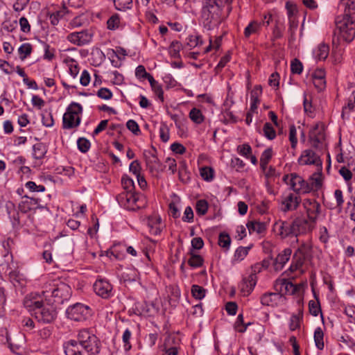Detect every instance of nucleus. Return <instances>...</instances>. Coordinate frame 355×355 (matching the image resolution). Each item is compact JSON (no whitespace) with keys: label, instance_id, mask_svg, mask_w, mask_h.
Returning <instances> with one entry per match:
<instances>
[{"label":"nucleus","instance_id":"c756f323","mask_svg":"<svg viewBox=\"0 0 355 355\" xmlns=\"http://www.w3.org/2000/svg\"><path fill=\"white\" fill-rule=\"evenodd\" d=\"M314 342L315 347L319 350H322L324 347V332L321 327H317L314 331Z\"/></svg>","mask_w":355,"mask_h":355},{"label":"nucleus","instance_id":"20e7f679","mask_svg":"<svg viewBox=\"0 0 355 355\" xmlns=\"http://www.w3.org/2000/svg\"><path fill=\"white\" fill-rule=\"evenodd\" d=\"M24 306L40 323L51 324L57 318V307L52 304H45L42 300H37L34 297H26Z\"/></svg>","mask_w":355,"mask_h":355},{"label":"nucleus","instance_id":"3c124183","mask_svg":"<svg viewBox=\"0 0 355 355\" xmlns=\"http://www.w3.org/2000/svg\"><path fill=\"white\" fill-rule=\"evenodd\" d=\"M303 263L304 259L302 257H297V255H296V253H295L293 257L292 263L288 268V270L291 272H293L301 268Z\"/></svg>","mask_w":355,"mask_h":355},{"label":"nucleus","instance_id":"ea45409f","mask_svg":"<svg viewBox=\"0 0 355 355\" xmlns=\"http://www.w3.org/2000/svg\"><path fill=\"white\" fill-rule=\"evenodd\" d=\"M252 245L248 247L239 246L234 252V258L236 261H242L248 255L249 250Z\"/></svg>","mask_w":355,"mask_h":355},{"label":"nucleus","instance_id":"f3484780","mask_svg":"<svg viewBox=\"0 0 355 355\" xmlns=\"http://www.w3.org/2000/svg\"><path fill=\"white\" fill-rule=\"evenodd\" d=\"M82 112H64L62 127L64 129H72L78 127L81 121L79 114Z\"/></svg>","mask_w":355,"mask_h":355},{"label":"nucleus","instance_id":"4468645a","mask_svg":"<svg viewBox=\"0 0 355 355\" xmlns=\"http://www.w3.org/2000/svg\"><path fill=\"white\" fill-rule=\"evenodd\" d=\"M303 206L306 211L309 219L315 223L320 214L321 207L315 199L306 198L303 201Z\"/></svg>","mask_w":355,"mask_h":355},{"label":"nucleus","instance_id":"58836bf2","mask_svg":"<svg viewBox=\"0 0 355 355\" xmlns=\"http://www.w3.org/2000/svg\"><path fill=\"white\" fill-rule=\"evenodd\" d=\"M261 24L257 21H252L245 28L244 35L246 38L250 37L252 34L259 31Z\"/></svg>","mask_w":355,"mask_h":355},{"label":"nucleus","instance_id":"7ed1b4c3","mask_svg":"<svg viewBox=\"0 0 355 355\" xmlns=\"http://www.w3.org/2000/svg\"><path fill=\"white\" fill-rule=\"evenodd\" d=\"M345 12L343 15L337 16L335 19L334 34L346 42H351L355 37V24L352 15L355 12V0H347Z\"/></svg>","mask_w":355,"mask_h":355},{"label":"nucleus","instance_id":"412c9836","mask_svg":"<svg viewBox=\"0 0 355 355\" xmlns=\"http://www.w3.org/2000/svg\"><path fill=\"white\" fill-rule=\"evenodd\" d=\"M262 95V87L257 85L250 92V110L254 111L258 108V104L260 103V97Z\"/></svg>","mask_w":355,"mask_h":355},{"label":"nucleus","instance_id":"a19ab883","mask_svg":"<svg viewBox=\"0 0 355 355\" xmlns=\"http://www.w3.org/2000/svg\"><path fill=\"white\" fill-rule=\"evenodd\" d=\"M114 8L120 11L130 9L132 6V0H113Z\"/></svg>","mask_w":355,"mask_h":355},{"label":"nucleus","instance_id":"f03ea898","mask_svg":"<svg viewBox=\"0 0 355 355\" xmlns=\"http://www.w3.org/2000/svg\"><path fill=\"white\" fill-rule=\"evenodd\" d=\"M345 12L343 15L337 16L335 19L334 34L346 42H351L355 37V24L352 15L355 12V0H347Z\"/></svg>","mask_w":355,"mask_h":355},{"label":"nucleus","instance_id":"79ce46f5","mask_svg":"<svg viewBox=\"0 0 355 355\" xmlns=\"http://www.w3.org/2000/svg\"><path fill=\"white\" fill-rule=\"evenodd\" d=\"M209 208L208 202L206 200L201 199L196 202V211L198 215L204 216L207 214Z\"/></svg>","mask_w":355,"mask_h":355},{"label":"nucleus","instance_id":"423d86ee","mask_svg":"<svg viewBox=\"0 0 355 355\" xmlns=\"http://www.w3.org/2000/svg\"><path fill=\"white\" fill-rule=\"evenodd\" d=\"M220 3V0H203L200 19L206 29L212 30L221 23L223 8Z\"/></svg>","mask_w":355,"mask_h":355},{"label":"nucleus","instance_id":"052dcab7","mask_svg":"<svg viewBox=\"0 0 355 355\" xmlns=\"http://www.w3.org/2000/svg\"><path fill=\"white\" fill-rule=\"evenodd\" d=\"M42 122L46 127H51L54 124L52 112H40Z\"/></svg>","mask_w":355,"mask_h":355},{"label":"nucleus","instance_id":"4c0bfd02","mask_svg":"<svg viewBox=\"0 0 355 355\" xmlns=\"http://www.w3.org/2000/svg\"><path fill=\"white\" fill-rule=\"evenodd\" d=\"M33 51V46L30 43L22 44L18 49L19 53V58L21 60H24L28 56H29Z\"/></svg>","mask_w":355,"mask_h":355},{"label":"nucleus","instance_id":"2eb2a0df","mask_svg":"<svg viewBox=\"0 0 355 355\" xmlns=\"http://www.w3.org/2000/svg\"><path fill=\"white\" fill-rule=\"evenodd\" d=\"M298 163L301 165L314 164L322 168V161L312 150L307 149L302 152L298 159Z\"/></svg>","mask_w":355,"mask_h":355},{"label":"nucleus","instance_id":"7c9ffc66","mask_svg":"<svg viewBox=\"0 0 355 355\" xmlns=\"http://www.w3.org/2000/svg\"><path fill=\"white\" fill-rule=\"evenodd\" d=\"M285 291L286 294L294 295L298 291V287L293 282L283 279L281 283V292Z\"/></svg>","mask_w":355,"mask_h":355},{"label":"nucleus","instance_id":"680f3d73","mask_svg":"<svg viewBox=\"0 0 355 355\" xmlns=\"http://www.w3.org/2000/svg\"><path fill=\"white\" fill-rule=\"evenodd\" d=\"M303 70V65L301 61L295 58L291 61V71L292 73L294 74H300L302 72Z\"/></svg>","mask_w":355,"mask_h":355},{"label":"nucleus","instance_id":"603ef678","mask_svg":"<svg viewBox=\"0 0 355 355\" xmlns=\"http://www.w3.org/2000/svg\"><path fill=\"white\" fill-rule=\"evenodd\" d=\"M321 175H322V173L320 172L319 173H314L310 177V178H309L310 182L309 183L312 187V190L313 189H315L318 190L322 187Z\"/></svg>","mask_w":355,"mask_h":355},{"label":"nucleus","instance_id":"a211bd4d","mask_svg":"<svg viewBox=\"0 0 355 355\" xmlns=\"http://www.w3.org/2000/svg\"><path fill=\"white\" fill-rule=\"evenodd\" d=\"M257 282V277L255 274H250L243 277L240 284L241 292L243 295H249L254 290Z\"/></svg>","mask_w":355,"mask_h":355},{"label":"nucleus","instance_id":"37998d69","mask_svg":"<svg viewBox=\"0 0 355 355\" xmlns=\"http://www.w3.org/2000/svg\"><path fill=\"white\" fill-rule=\"evenodd\" d=\"M231 244V238L226 232H221L218 236V245L225 250H229Z\"/></svg>","mask_w":355,"mask_h":355},{"label":"nucleus","instance_id":"4be33fe9","mask_svg":"<svg viewBox=\"0 0 355 355\" xmlns=\"http://www.w3.org/2000/svg\"><path fill=\"white\" fill-rule=\"evenodd\" d=\"M300 201L301 200L299 197L294 196L293 193H290L282 202V205L284 207L282 208V210L284 212L295 210L297 208Z\"/></svg>","mask_w":355,"mask_h":355},{"label":"nucleus","instance_id":"9b49d317","mask_svg":"<svg viewBox=\"0 0 355 355\" xmlns=\"http://www.w3.org/2000/svg\"><path fill=\"white\" fill-rule=\"evenodd\" d=\"M93 288L95 293L103 299H109L114 296L113 286L105 278H97Z\"/></svg>","mask_w":355,"mask_h":355},{"label":"nucleus","instance_id":"a18cd8bd","mask_svg":"<svg viewBox=\"0 0 355 355\" xmlns=\"http://www.w3.org/2000/svg\"><path fill=\"white\" fill-rule=\"evenodd\" d=\"M6 95L7 93L4 91L1 96L0 111H4V109L11 110L13 107V101L8 98Z\"/></svg>","mask_w":355,"mask_h":355},{"label":"nucleus","instance_id":"774afa93","mask_svg":"<svg viewBox=\"0 0 355 355\" xmlns=\"http://www.w3.org/2000/svg\"><path fill=\"white\" fill-rule=\"evenodd\" d=\"M105 254L107 257H108L110 258L113 257L115 259H117V260H121L123 259V254L122 253H120L117 250L116 245H114V246L111 247L110 249H108L105 252Z\"/></svg>","mask_w":355,"mask_h":355},{"label":"nucleus","instance_id":"1a4fd4ad","mask_svg":"<svg viewBox=\"0 0 355 355\" xmlns=\"http://www.w3.org/2000/svg\"><path fill=\"white\" fill-rule=\"evenodd\" d=\"M283 180L290 186L291 189L297 193H306L312 191L310 183L297 173H291L290 175H285L283 177Z\"/></svg>","mask_w":355,"mask_h":355},{"label":"nucleus","instance_id":"f8f14e48","mask_svg":"<svg viewBox=\"0 0 355 355\" xmlns=\"http://www.w3.org/2000/svg\"><path fill=\"white\" fill-rule=\"evenodd\" d=\"M93 34L87 30H84L80 32H73L69 34L67 39L71 43L82 46L89 44L92 40Z\"/></svg>","mask_w":355,"mask_h":355},{"label":"nucleus","instance_id":"5701e85b","mask_svg":"<svg viewBox=\"0 0 355 355\" xmlns=\"http://www.w3.org/2000/svg\"><path fill=\"white\" fill-rule=\"evenodd\" d=\"M48 152V146L42 142L36 143L33 146L32 156L35 159H43Z\"/></svg>","mask_w":355,"mask_h":355},{"label":"nucleus","instance_id":"8fccbe9b","mask_svg":"<svg viewBox=\"0 0 355 355\" xmlns=\"http://www.w3.org/2000/svg\"><path fill=\"white\" fill-rule=\"evenodd\" d=\"M285 7L287 10L288 19H296L295 15L297 12L296 4L291 1H288L286 2Z\"/></svg>","mask_w":355,"mask_h":355},{"label":"nucleus","instance_id":"13d9d810","mask_svg":"<svg viewBox=\"0 0 355 355\" xmlns=\"http://www.w3.org/2000/svg\"><path fill=\"white\" fill-rule=\"evenodd\" d=\"M231 59V55L230 52H227L225 55H223L217 66L214 69V71L216 74H218L223 68L226 65L227 62L230 61Z\"/></svg>","mask_w":355,"mask_h":355},{"label":"nucleus","instance_id":"864d4df0","mask_svg":"<svg viewBox=\"0 0 355 355\" xmlns=\"http://www.w3.org/2000/svg\"><path fill=\"white\" fill-rule=\"evenodd\" d=\"M131 336H132L131 331L129 329H126L124 331V332L123 334V336H122L123 347H124V350L125 352L130 351L132 348V345L130 344V342Z\"/></svg>","mask_w":355,"mask_h":355},{"label":"nucleus","instance_id":"6e6d98bb","mask_svg":"<svg viewBox=\"0 0 355 355\" xmlns=\"http://www.w3.org/2000/svg\"><path fill=\"white\" fill-rule=\"evenodd\" d=\"M159 133L162 141L166 143L169 140V129L165 123H161L159 128Z\"/></svg>","mask_w":355,"mask_h":355},{"label":"nucleus","instance_id":"bb28decb","mask_svg":"<svg viewBox=\"0 0 355 355\" xmlns=\"http://www.w3.org/2000/svg\"><path fill=\"white\" fill-rule=\"evenodd\" d=\"M329 53V46L325 43H321L318 45L317 49L314 51L315 58L319 60H324Z\"/></svg>","mask_w":355,"mask_h":355},{"label":"nucleus","instance_id":"c03bdc74","mask_svg":"<svg viewBox=\"0 0 355 355\" xmlns=\"http://www.w3.org/2000/svg\"><path fill=\"white\" fill-rule=\"evenodd\" d=\"M182 45L181 42L177 40L173 41L169 46V52L171 55L174 58H180V51L182 49Z\"/></svg>","mask_w":355,"mask_h":355},{"label":"nucleus","instance_id":"de8ad7c7","mask_svg":"<svg viewBox=\"0 0 355 355\" xmlns=\"http://www.w3.org/2000/svg\"><path fill=\"white\" fill-rule=\"evenodd\" d=\"M9 278L13 284L17 283L19 284H23L24 282V275L20 273L17 270H12L10 271Z\"/></svg>","mask_w":355,"mask_h":355},{"label":"nucleus","instance_id":"4d7b16f0","mask_svg":"<svg viewBox=\"0 0 355 355\" xmlns=\"http://www.w3.org/2000/svg\"><path fill=\"white\" fill-rule=\"evenodd\" d=\"M120 24V17L118 14L112 15L107 20V28L110 30H115L119 28Z\"/></svg>","mask_w":355,"mask_h":355},{"label":"nucleus","instance_id":"39448f33","mask_svg":"<svg viewBox=\"0 0 355 355\" xmlns=\"http://www.w3.org/2000/svg\"><path fill=\"white\" fill-rule=\"evenodd\" d=\"M311 230V223L302 218H296L291 222L279 220L273 225V230L282 239L292 236L297 238L299 235L306 234ZM298 241L299 240L296 239L295 242Z\"/></svg>","mask_w":355,"mask_h":355},{"label":"nucleus","instance_id":"e433bc0d","mask_svg":"<svg viewBox=\"0 0 355 355\" xmlns=\"http://www.w3.org/2000/svg\"><path fill=\"white\" fill-rule=\"evenodd\" d=\"M309 311L311 315L313 316H318L320 313L322 320H323V314L322 313L320 302H315L314 300H310L309 302Z\"/></svg>","mask_w":355,"mask_h":355},{"label":"nucleus","instance_id":"ddd939ff","mask_svg":"<svg viewBox=\"0 0 355 355\" xmlns=\"http://www.w3.org/2000/svg\"><path fill=\"white\" fill-rule=\"evenodd\" d=\"M309 141L311 147L318 149L321 148L325 139V133L324 128H319L317 124L310 130Z\"/></svg>","mask_w":355,"mask_h":355},{"label":"nucleus","instance_id":"0e129e2a","mask_svg":"<svg viewBox=\"0 0 355 355\" xmlns=\"http://www.w3.org/2000/svg\"><path fill=\"white\" fill-rule=\"evenodd\" d=\"M126 127L135 135L138 136L141 133L138 123L135 120H128L126 123Z\"/></svg>","mask_w":355,"mask_h":355},{"label":"nucleus","instance_id":"c9c22d12","mask_svg":"<svg viewBox=\"0 0 355 355\" xmlns=\"http://www.w3.org/2000/svg\"><path fill=\"white\" fill-rule=\"evenodd\" d=\"M144 310V305L139 301H135L132 307L128 310V314L129 316L132 315H141Z\"/></svg>","mask_w":355,"mask_h":355},{"label":"nucleus","instance_id":"e2e57ef3","mask_svg":"<svg viewBox=\"0 0 355 355\" xmlns=\"http://www.w3.org/2000/svg\"><path fill=\"white\" fill-rule=\"evenodd\" d=\"M202 37L198 35H191L188 37L187 45L190 48H195L197 46L202 45Z\"/></svg>","mask_w":355,"mask_h":355},{"label":"nucleus","instance_id":"2f4dec72","mask_svg":"<svg viewBox=\"0 0 355 355\" xmlns=\"http://www.w3.org/2000/svg\"><path fill=\"white\" fill-rule=\"evenodd\" d=\"M285 29L284 23L277 20L272 33V41H275L283 37V33Z\"/></svg>","mask_w":355,"mask_h":355},{"label":"nucleus","instance_id":"0eeeda50","mask_svg":"<svg viewBox=\"0 0 355 355\" xmlns=\"http://www.w3.org/2000/svg\"><path fill=\"white\" fill-rule=\"evenodd\" d=\"M49 291H44L43 294L45 297H51L52 299H49V303L57 307L59 305L63 304L65 302H67L72 293L71 287L66 283L60 282L59 284L54 285V287L51 291V295L48 293Z\"/></svg>","mask_w":355,"mask_h":355},{"label":"nucleus","instance_id":"c85d7f7f","mask_svg":"<svg viewBox=\"0 0 355 355\" xmlns=\"http://www.w3.org/2000/svg\"><path fill=\"white\" fill-rule=\"evenodd\" d=\"M303 318V311H299L297 314H293L290 318L289 329L293 331L300 328V323Z\"/></svg>","mask_w":355,"mask_h":355},{"label":"nucleus","instance_id":"338daca9","mask_svg":"<svg viewBox=\"0 0 355 355\" xmlns=\"http://www.w3.org/2000/svg\"><path fill=\"white\" fill-rule=\"evenodd\" d=\"M25 187L31 192H44L46 188L44 185H37L35 182L28 181L25 184Z\"/></svg>","mask_w":355,"mask_h":355},{"label":"nucleus","instance_id":"b1692460","mask_svg":"<svg viewBox=\"0 0 355 355\" xmlns=\"http://www.w3.org/2000/svg\"><path fill=\"white\" fill-rule=\"evenodd\" d=\"M7 213L9 218L12 220L14 225H19L20 223V218L19 209H16L15 205L12 202H8L6 204Z\"/></svg>","mask_w":355,"mask_h":355},{"label":"nucleus","instance_id":"473e14b6","mask_svg":"<svg viewBox=\"0 0 355 355\" xmlns=\"http://www.w3.org/2000/svg\"><path fill=\"white\" fill-rule=\"evenodd\" d=\"M189 254L191 257L188 260V264L192 268H199L203 265L204 259L199 255L193 253L192 250H190Z\"/></svg>","mask_w":355,"mask_h":355},{"label":"nucleus","instance_id":"f257e3e1","mask_svg":"<svg viewBox=\"0 0 355 355\" xmlns=\"http://www.w3.org/2000/svg\"><path fill=\"white\" fill-rule=\"evenodd\" d=\"M101 342L91 328H83L78 331L76 339H71L63 343L66 355H83L84 349L88 355H98L101 350Z\"/></svg>","mask_w":355,"mask_h":355},{"label":"nucleus","instance_id":"cd10ccee","mask_svg":"<svg viewBox=\"0 0 355 355\" xmlns=\"http://www.w3.org/2000/svg\"><path fill=\"white\" fill-rule=\"evenodd\" d=\"M246 227L250 232H257V234H261L266 230V226L264 223L257 221H249L246 224Z\"/></svg>","mask_w":355,"mask_h":355},{"label":"nucleus","instance_id":"a878e982","mask_svg":"<svg viewBox=\"0 0 355 355\" xmlns=\"http://www.w3.org/2000/svg\"><path fill=\"white\" fill-rule=\"evenodd\" d=\"M219 119L224 124H233L242 121L241 118L234 115L233 112H220L218 116Z\"/></svg>","mask_w":355,"mask_h":355},{"label":"nucleus","instance_id":"aec40b11","mask_svg":"<svg viewBox=\"0 0 355 355\" xmlns=\"http://www.w3.org/2000/svg\"><path fill=\"white\" fill-rule=\"evenodd\" d=\"M26 199L21 201L18 205V209L20 212L26 214L28 211L35 209V205L40 201V199L35 198H29L25 196Z\"/></svg>","mask_w":355,"mask_h":355},{"label":"nucleus","instance_id":"dca6fc26","mask_svg":"<svg viewBox=\"0 0 355 355\" xmlns=\"http://www.w3.org/2000/svg\"><path fill=\"white\" fill-rule=\"evenodd\" d=\"M143 155L145 159L146 166L150 171L156 169V166L159 164V159L157 157V150L153 146L150 149L144 150Z\"/></svg>","mask_w":355,"mask_h":355},{"label":"nucleus","instance_id":"6e6552de","mask_svg":"<svg viewBox=\"0 0 355 355\" xmlns=\"http://www.w3.org/2000/svg\"><path fill=\"white\" fill-rule=\"evenodd\" d=\"M65 315L71 320L85 322L92 316V310L89 306L78 302L68 306Z\"/></svg>","mask_w":355,"mask_h":355},{"label":"nucleus","instance_id":"69168bd1","mask_svg":"<svg viewBox=\"0 0 355 355\" xmlns=\"http://www.w3.org/2000/svg\"><path fill=\"white\" fill-rule=\"evenodd\" d=\"M237 152L241 156L248 158L252 153V148L248 144H243L237 146Z\"/></svg>","mask_w":355,"mask_h":355},{"label":"nucleus","instance_id":"6ab92c4d","mask_svg":"<svg viewBox=\"0 0 355 355\" xmlns=\"http://www.w3.org/2000/svg\"><path fill=\"white\" fill-rule=\"evenodd\" d=\"M291 254L292 250L290 248H285L281 252L273 261L275 269L276 270H281L289 261Z\"/></svg>","mask_w":355,"mask_h":355},{"label":"nucleus","instance_id":"09e8293b","mask_svg":"<svg viewBox=\"0 0 355 355\" xmlns=\"http://www.w3.org/2000/svg\"><path fill=\"white\" fill-rule=\"evenodd\" d=\"M263 135L269 140H272L276 137V132L270 123H266L263 128Z\"/></svg>","mask_w":355,"mask_h":355},{"label":"nucleus","instance_id":"bf43d9fd","mask_svg":"<svg viewBox=\"0 0 355 355\" xmlns=\"http://www.w3.org/2000/svg\"><path fill=\"white\" fill-rule=\"evenodd\" d=\"M338 340L345 344L349 348L355 352V340L348 334L342 335Z\"/></svg>","mask_w":355,"mask_h":355},{"label":"nucleus","instance_id":"393cba45","mask_svg":"<svg viewBox=\"0 0 355 355\" xmlns=\"http://www.w3.org/2000/svg\"><path fill=\"white\" fill-rule=\"evenodd\" d=\"M281 297V295L277 293H266L261 297V303L263 306H273L276 304L277 299Z\"/></svg>","mask_w":355,"mask_h":355},{"label":"nucleus","instance_id":"f704fd0d","mask_svg":"<svg viewBox=\"0 0 355 355\" xmlns=\"http://www.w3.org/2000/svg\"><path fill=\"white\" fill-rule=\"evenodd\" d=\"M191 293L196 300H201L205 297L207 290L201 286L193 284L191 286Z\"/></svg>","mask_w":355,"mask_h":355},{"label":"nucleus","instance_id":"72a5a7b5","mask_svg":"<svg viewBox=\"0 0 355 355\" xmlns=\"http://www.w3.org/2000/svg\"><path fill=\"white\" fill-rule=\"evenodd\" d=\"M121 184L124 189L123 192H135V182L133 180L127 175L122 176Z\"/></svg>","mask_w":355,"mask_h":355},{"label":"nucleus","instance_id":"5fc2aeb1","mask_svg":"<svg viewBox=\"0 0 355 355\" xmlns=\"http://www.w3.org/2000/svg\"><path fill=\"white\" fill-rule=\"evenodd\" d=\"M77 146L81 153H85L89 150L91 143L87 139L80 137L77 140Z\"/></svg>","mask_w":355,"mask_h":355},{"label":"nucleus","instance_id":"9d476101","mask_svg":"<svg viewBox=\"0 0 355 355\" xmlns=\"http://www.w3.org/2000/svg\"><path fill=\"white\" fill-rule=\"evenodd\" d=\"M140 194L137 192H121L116 197V200L121 207L129 211H137L140 209L138 205Z\"/></svg>","mask_w":355,"mask_h":355},{"label":"nucleus","instance_id":"49530a36","mask_svg":"<svg viewBox=\"0 0 355 355\" xmlns=\"http://www.w3.org/2000/svg\"><path fill=\"white\" fill-rule=\"evenodd\" d=\"M200 173L202 178L207 182H211L214 179V171L211 167H202L200 168Z\"/></svg>","mask_w":355,"mask_h":355}]
</instances>
